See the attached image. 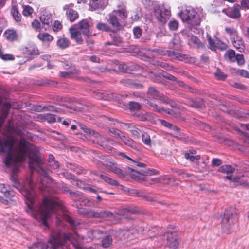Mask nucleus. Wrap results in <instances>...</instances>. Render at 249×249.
Wrapping results in <instances>:
<instances>
[{"label":"nucleus","mask_w":249,"mask_h":249,"mask_svg":"<svg viewBox=\"0 0 249 249\" xmlns=\"http://www.w3.org/2000/svg\"><path fill=\"white\" fill-rule=\"evenodd\" d=\"M12 185L17 188L25 198L26 212L37 220L42 225L48 227L47 222L51 213L61 206L60 200L56 197L45 198L39 206L35 205L36 195L34 188L32 179H18L12 177L10 178Z\"/></svg>","instance_id":"nucleus-1"},{"label":"nucleus","mask_w":249,"mask_h":249,"mask_svg":"<svg viewBox=\"0 0 249 249\" xmlns=\"http://www.w3.org/2000/svg\"><path fill=\"white\" fill-rule=\"evenodd\" d=\"M15 141L13 138H9L4 141L0 140V152H6V158L4 163L7 167L12 164H17L24 161L28 156L29 158V167L33 172L36 170L40 174L45 177L47 173L42 167L43 160L40 156V153L37 148L30 144L24 139L19 141L18 146L13 149Z\"/></svg>","instance_id":"nucleus-2"},{"label":"nucleus","mask_w":249,"mask_h":249,"mask_svg":"<svg viewBox=\"0 0 249 249\" xmlns=\"http://www.w3.org/2000/svg\"><path fill=\"white\" fill-rule=\"evenodd\" d=\"M67 241H70L75 249H82L75 235L71 232H62L59 230L51 231L48 243L52 249H61Z\"/></svg>","instance_id":"nucleus-3"},{"label":"nucleus","mask_w":249,"mask_h":249,"mask_svg":"<svg viewBox=\"0 0 249 249\" xmlns=\"http://www.w3.org/2000/svg\"><path fill=\"white\" fill-rule=\"evenodd\" d=\"M238 215L232 209L226 210L221 221V229L226 234L232 232L238 226Z\"/></svg>","instance_id":"nucleus-4"},{"label":"nucleus","mask_w":249,"mask_h":249,"mask_svg":"<svg viewBox=\"0 0 249 249\" xmlns=\"http://www.w3.org/2000/svg\"><path fill=\"white\" fill-rule=\"evenodd\" d=\"M183 22H185L191 27L199 25L200 19L197 13L192 8L182 10L179 13Z\"/></svg>","instance_id":"nucleus-5"},{"label":"nucleus","mask_w":249,"mask_h":249,"mask_svg":"<svg viewBox=\"0 0 249 249\" xmlns=\"http://www.w3.org/2000/svg\"><path fill=\"white\" fill-rule=\"evenodd\" d=\"M106 168L109 171L113 172L118 175L120 178H124L126 175L127 173L134 172V170L130 167L126 168L127 173L124 172L120 168H118V165L116 162L107 160L105 164Z\"/></svg>","instance_id":"nucleus-6"},{"label":"nucleus","mask_w":249,"mask_h":249,"mask_svg":"<svg viewBox=\"0 0 249 249\" xmlns=\"http://www.w3.org/2000/svg\"><path fill=\"white\" fill-rule=\"evenodd\" d=\"M17 103H12V104L6 101H4L3 98L0 96V107H2V109H22V108L30 107L33 108V109H37L36 107H35L33 105L27 103H18V106L16 105Z\"/></svg>","instance_id":"nucleus-7"},{"label":"nucleus","mask_w":249,"mask_h":249,"mask_svg":"<svg viewBox=\"0 0 249 249\" xmlns=\"http://www.w3.org/2000/svg\"><path fill=\"white\" fill-rule=\"evenodd\" d=\"M153 12L157 20L161 23H165L166 18H169L170 11L155 4L153 7Z\"/></svg>","instance_id":"nucleus-8"},{"label":"nucleus","mask_w":249,"mask_h":249,"mask_svg":"<svg viewBox=\"0 0 249 249\" xmlns=\"http://www.w3.org/2000/svg\"><path fill=\"white\" fill-rule=\"evenodd\" d=\"M94 137V141L107 150L112 151L114 141L110 139H107L95 131L92 135Z\"/></svg>","instance_id":"nucleus-9"},{"label":"nucleus","mask_w":249,"mask_h":249,"mask_svg":"<svg viewBox=\"0 0 249 249\" xmlns=\"http://www.w3.org/2000/svg\"><path fill=\"white\" fill-rule=\"evenodd\" d=\"M64 102L66 103H60L61 106L63 107L69 108L70 109H84L85 108L93 107L94 106L91 103H88L81 104L82 106H77L76 104H80L78 101H75L73 99L64 98Z\"/></svg>","instance_id":"nucleus-10"},{"label":"nucleus","mask_w":249,"mask_h":249,"mask_svg":"<svg viewBox=\"0 0 249 249\" xmlns=\"http://www.w3.org/2000/svg\"><path fill=\"white\" fill-rule=\"evenodd\" d=\"M74 4L71 3L65 5L63 9L66 11L65 14L67 19L71 22H74L79 18V14L73 9Z\"/></svg>","instance_id":"nucleus-11"},{"label":"nucleus","mask_w":249,"mask_h":249,"mask_svg":"<svg viewBox=\"0 0 249 249\" xmlns=\"http://www.w3.org/2000/svg\"><path fill=\"white\" fill-rule=\"evenodd\" d=\"M84 215L89 217L104 218L111 217L113 215L112 213L108 211H102L100 212L95 210L84 211Z\"/></svg>","instance_id":"nucleus-12"},{"label":"nucleus","mask_w":249,"mask_h":249,"mask_svg":"<svg viewBox=\"0 0 249 249\" xmlns=\"http://www.w3.org/2000/svg\"><path fill=\"white\" fill-rule=\"evenodd\" d=\"M225 178L231 181V187H235L241 185L249 188V182L242 179L241 177L236 176L232 178V176H226Z\"/></svg>","instance_id":"nucleus-13"},{"label":"nucleus","mask_w":249,"mask_h":249,"mask_svg":"<svg viewBox=\"0 0 249 249\" xmlns=\"http://www.w3.org/2000/svg\"><path fill=\"white\" fill-rule=\"evenodd\" d=\"M186 37L188 44L190 46H193L197 48H203L204 44L196 36L188 33L186 34Z\"/></svg>","instance_id":"nucleus-14"},{"label":"nucleus","mask_w":249,"mask_h":249,"mask_svg":"<svg viewBox=\"0 0 249 249\" xmlns=\"http://www.w3.org/2000/svg\"><path fill=\"white\" fill-rule=\"evenodd\" d=\"M78 29L83 35L86 36L88 38L91 36V34L90 32V26L89 21L87 19H84L78 23Z\"/></svg>","instance_id":"nucleus-15"},{"label":"nucleus","mask_w":249,"mask_h":249,"mask_svg":"<svg viewBox=\"0 0 249 249\" xmlns=\"http://www.w3.org/2000/svg\"><path fill=\"white\" fill-rule=\"evenodd\" d=\"M158 112H160L163 111L166 114L169 115V116L172 119H176L178 120L184 121L185 117L183 114L181 110H157Z\"/></svg>","instance_id":"nucleus-16"},{"label":"nucleus","mask_w":249,"mask_h":249,"mask_svg":"<svg viewBox=\"0 0 249 249\" xmlns=\"http://www.w3.org/2000/svg\"><path fill=\"white\" fill-rule=\"evenodd\" d=\"M138 212V211L135 208L126 207L119 209L116 213L119 215L125 216L126 218H130L128 215L137 213Z\"/></svg>","instance_id":"nucleus-17"},{"label":"nucleus","mask_w":249,"mask_h":249,"mask_svg":"<svg viewBox=\"0 0 249 249\" xmlns=\"http://www.w3.org/2000/svg\"><path fill=\"white\" fill-rule=\"evenodd\" d=\"M40 21L45 30H49L52 25L53 19L51 14L43 13L40 17Z\"/></svg>","instance_id":"nucleus-18"},{"label":"nucleus","mask_w":249,"mask_h":249,"mask_svg":"<svg viewBox=\"0 0 249 249\" xmlns=\"http://www.w3.org/2000/svg\"><path fill=\"white\" fill-rule=\"evenodd\" d=\"M5 198L0 196V202L2 203L7 205L10 202L14 201V199L15 196V192L12 190H7V191L3 194Z\"/></svg>","instance_id":"nucleus-19"},{"label":"nucleus","mask_w":249,"mask_h":249,"mask_svg":"<svg viewBox=\"0 0 249 249\" xmlns=\"http://www.w3.org/2000/svg\"><path fill=\"white\" fill-rule=\"evenodd\" d=\"M132 115L142 121L147 120L150 118V115L144 110H130Z\"/></svg>","instance_id":"nucleus-20"},{"label":"nucleus","mask_w":249,"mask_h":249,"mask_svg":"<svg viewBox=\"0 0 249 249\" xmlns=\"http://www.w3.org/2000/svg\"><path fill=\"white\" fill-rule=\"evenodd\" d=\"M168 245L170 249H177L179 242L177 235L173 233H168L167 235Z\"/></svg>","instance_id":"nucleus-21"},{"label":"nucleus","mask_w":249,"mask_h":249,"mask_svg":"<svg viewBox=\"0 0 249 249\" xmlns=\"http://www.w3.org/2000/svg\"><path fill=\"white\" fill-rule=\"evenodd\" d=\"M71 38L74 40L78 44H81L83 42V39L82 37V33L73 28L69 29Z\"/></svg>","instance_id":"nucleus-22"},{"label":"nucleus","mask_w":249,"mask_h":249,"mask_svg":"<svg viewBox=\"0 0 249 249\" xmlns=\"http://www.w3.org/2000/svg\"><path fill=\"white\" fill-rule=\"evenodd\" d=\"M226 14L230 18H237L241 16L239 5L228 8L225 10Z\"/></svg>","instance_id":"nucleus-23"},{"label":"nucleus","mask_w":249,"mask_h":249,"mask_svg":"<svg viewBox=\"0 0 249 249\" xmlns=\"http://www.w3.org/2000/svg\"><path fill=\"white\" fill-rule=\"evenodd\" d=\"M232 44L234 47L239 52H243L245 49L244 41L239 36L232 37Z\"/></svg>","instance_id":"nucleus-24"},{"label":"nucleus","mask_w":249,"mask_h":249,"mask_svg":"<svg viewBox=\"0 0 249 249\" xmlns=\"http://www.w3.org/2000/svg\"><path fill=\"white\" fill-rule=\"evenodd\" d=\"M176 58L180 61H184L186 63L194 64L196 62V59L194 57H191L188 55L176 53L175 54Z\"/></svg>","instance_id":"nucleus-25"},{"label":"nucleus","mask_w":249,"mask_h":249,"mask_svg":"<svg viewBox=\"0 0 249 249\" xmlns=\"http://www.w3.org/2000/svg\"><path fill=\"white\" fill-rule=\"evenodd\" d=\"M170 178L167 175L163 176L159 178H151L150 179L148 180L147 183L149 185H152L155 184L168 183Z\"/></svg>","instance_id":"nucleus-26"},{"label":"nucleus","mask_w":249,"mask_h":249,"mask_svg":"<svg viewBox=\"0 0 249 249\" xmlns=\"http://www.w3.org/2000/svg\"><path fill=\"white\" fill-rule=\"evenodd\" d=\"M4 35L5 38L9 41L14 42L17 41L18 39V35L17 32L14 29L6 30Z\"/></svg>","instance_id":"nucleus-27"},{"label":"nucleus","mask_w":249,"mask_h":249,"mask_svg":"<svg viewBox=\"0 0 249 249\" xmlns=\"http://www.w3.org/2000/svg\"><path fill=\"white\" fill-rule=\"evenodd\" d=\"M148 97L154 99H160L162 98V95L159 91L154 87H150L147 91Z\"/></svg>","instance_id":"nucleus-28"},{"label":"nucleus","mask_w":249,"mask_h":249,"mask_svg":"<svg viewBox=\"0 0 249 249\" xmlns=\"http://www.w3.org/2000/svg\"><path fill=\"white\" fill-rule=\"evenodd\" d=\"M56 45L59 48L64 50L70 46V41L67 38L59 37L57 40Z\"/></svg>","instance_id":"nucleus-29"},{"label":"nucleus","mask_w":249,"mask_h":249,"mask_svg":"<svg viewBox=\"0 0 249 249\" xmlns=\"http://www.w3.org/2000/svg\"><path fill=\"white\" fill-rule=\"evenodd\" d=\"M188 106L194 108H203L206 107L204 106V100L202 99L197 98L194 100H191L189 101Z\"/></svg>","instance_id":"nucleus-30"},{"label":"nucleus","mask_w":249,"mask_h":249,"mask_svg":"<svg viewBox=\"0 0 249 249\" xmlns=\"http://www.w3.org/2000/svg\"><path fill=\"white\" fill-rule=\"evenodd\" d=\"M114 12L123 19H126L127 17L128 14L126 12V7L123 4L119 5L118 6V9L114 10Z\"/></svg>","instance_id":"nucleus-31"},{"label":"nucleus","mask_w":249,"mask_h":249,"mask_svg":"<svg viewBox=\"0 0 249 249\" xmlns=\"http://www.w3.org/2000/svg\"><path fill=\"white\" fill-rule=\"evenodd\" d=\"M122 142L127 146L130 147L131 148L136 149L137 148V143L132 139L126 137L124 135H123L122 136H120Z\"/></svg>","instance_id":"nucleus-32"},{"label":"nucleus","mask_w":249,"mask_h":249,"mask_svg":"<svg viewBox=\"0 0 249 249\" xmlns=\"http://www.w3.org/2000/svg\"><path fill=\"white\" fill-rule=\"evenodd\" d=\"M11 14L16 22L18 23L21 21L22 16L18 10L17 6H13L12 7Z\"/></svg>","instance_id":"nucleus-33"},{"label":"nucleus","mask_w":249,"mask_h":249,"mask_svg":"<svg viewBox=\"0 0 249 249\" xmlns=\"http://www.w3.org/2000/svg\"><path fill=\"white\" fill-rule=\"evenodd\" d=\"M104 233L103 231L100 230H92L88 232V235L92 240H98L101 238V235Z\"/></svg>","instance_id":"nucleus-34"},{"label":"nucleus","mask_w":249,"mask_h":249,"mask_svg":"<svg viewBox=\"0 0 249 249\" xmlns=\"http://www.w3.org/2000/svg\"><path fill=\"white\" fill-rule=\"evenodd\" d=\"M108 22L116 29H119L121 26L117 17L111 14L108 15Z\"/></svg>","instance_id":"nucleus-35"},{"label":"nucleus","mask_w":249,"mask_h":249,"mask_svg":"<svg viewBox=\"0 0 249 249\" xmlns=\"http://www.w3.org/2000/svg\"><path fill=\"white\" fill-rule=\"evenodd\" d=\"M218 171L227 174V176H232V173L235 171V168L229 165H223L219 168Z\"/></svg>","instance_id":"nucleus-36"},{"label":"nucleus","mask_w":249,"mask_h":249,"mask_svg":"<svg viewBox=\"0 0 249 249\" xmlns=\"http://www.w3.org/2000/svg\"><path fill=\"white\" fill-rule=\"evenodd\" d=\"M99 177L101 179H103L105 182L108 183V184L114 186H119L120 184L118 181L115 179H114L107 176L104 175L103 174L99 175Z\"/></svg>","instance_id":"nucleus-37"},{"label":"nucleus","mask_w":249,"mask_h":249,"mask_svg":"<svg viewBox=\"0 0 249 249\" xmlns=\"http://www.w3.org/2000/svg\"><path fill=\"white\" fill-rule=\"evenodd\" d=\"M37 38L40 41L44 42H51L54 39L53 37L47 33L38 34Z\"/></svg>","instance_id":"nucleus-38"},{"label":"nucleus","mask_w":249,"mask_h":249,"mask_svg":"<svg viewBox=\"0 0 249 249\" xmlns=\"http://www.w3.org/2000/svg\"><path fill=\"white\" fill-rule=\"evenodd\" d=\"M64 219L67 222H68L71 226L72 227H76L80 224L79 221L77 219H75L72 217H71L68 215H64Z\"/></svg>","instance_id":"nucleus-39"},{"label":"nucleus","mask_w":249,"mask_h":249,"mask_svg":"<svg viewBox=\"0 0 249 249\" xmlns=\"http://www.w3.org/2000/svg\"><path fill=\"white\" fill-rule=\"evenodd\" d=\"M102 246L104 248L109 247L112 243V238L110 235H107L101 241Z\"/></svg>","instance_id":"nucleus-40"},{"label":"nucleus","mask_w":249,"mask_h":249,"mask_svg":"<svg viewBox=\"0 0 249 249\" xmlns=\"http://www.w3.org/2000/svg\"><path fill=\"white\" fill-rule=\"evenodd\" d=\"M214 76L218 80L224 81L227 77V75L221 71L219 68L216 69Z\"/></svg>","instance_id":"nucleus-41"},{"label":"nucleus","mask_w":249,"mask_h":249,"mask_svg":"<svg viewBox=\"0 0 249 249\" xmlns=\"http://www.w3.org/2000/svg\"><path fill=\"white\" fill-rule=\"evenodd\" d=\"M96 28L103 32H110L111 29L107 24L102 22L97 23Z\"/></svg>","instance_id":"nucleus-42"},{"label":"nucleus","mask_w":249,"mask_h":249,"mask_svg":"<svg viewBox=\"0 0 249 249\" xmlns=\"http://www.w3.org/2000/svg\"><path fill=\"white\" fill-rule=\"evenodd\" d=\"M23 9L22 11V14L23 15V16H24L25 17L32 16V14L34 12V9L31 6L28 5H24L23 6Z\"/></svg>","instance_id":"nucleus-43"},{"label":"nucleus","mask_w":249,"mask_h":249,"mask_svg":"<svg viewBox=\"0 0 249 249\" xmlns=\"http://www.w3.org/2000/svg\"><path fill=\"white\" fill-rule=\"evenodd\" d=\"M207 38L208 41V44L209 45V48L212 51H215L216 50V40L214 41L213 39L210 35H207Z\"/></svg>","instance_id":"nucleus-44"},{"label":"nucleus","mask_w":249,"mask_h":249,"mask_svg":"<svg viewBox=\"0 0 249 249\" xmlns=\"http://www.w3.org/2000/svg\"><path fill=\"white\" fill-rule=\"evenodd\" d=\"M143 142L146 145L151 146V140L150 135L147 133H144L142 136Z\"/></svg>","instance_id":"nucleus-45"},{"label":"nucleus","mask_w":249,"mask_h":249,"mask_svg":"<svg viewBox=\"0 0 249 249\" xmlns=\"http://www.w3.org/2000/svg\"><path fill=\"white\" fill-rule=\"evenodd\" d=\"M225 30L226 33L232 37V38L233 37H236V36H238L237 30L233 28L226 27Z\"/></svg>","instance_id":"nucleus-46"},{"label":"nucleus","mask_w":249,"mask_h":249,"mask_svg":"<svg viewBox=\"0 0 249 249\" xmlns=\"http://www.w3.org/2000/svg\"><path fill=\"white\" fill-rule=\"evenodd\" d=\"M63 28V25L59 20H55L52 25V29L54 32L60 31Z\"/></svg>","instance_id":"nucleus-47"},{"label":"nucleus","mask_w":249,"mask_h":249,"mask_svg":"<svg viewBox=\"0 0 249 249\" xmlns=\"http://www.w3.org/2000/svg\"><path fill=\"white\" fill-rule=\"evenodd\" d=\"M184 157L185 159L190 160L191 161H194L195 160H199L200 159V155H196L194 156L193 155L190 154V153H185L184 154Z\"/></svg>","instance_id":"nucleus-48"},{"label":"nucleus","mask_w":249,"mask_h":249,"mask_svg":"<svg viewBox=\"0 0 249 249\" xmlns=\"http://www.w3.org/2000/svg\"><path fill=\"white\" fill-rule=\"evenodd\" d=\"M32 28L36 31V32H40L41 31L42 28L41 27L40 22L37 19H34L32 23Z\"/></svg>","instance_id":"nucleus-49"},{"label":"nucleus","mask_w":249,"mask_h":249,"mask_svg":"<svg viewBox=\"0 0 249 249\" xmlns=\"http://www.w3.org/2000/svg\"><path fill=\"white\" fill-rule=\"evenodd\" d=\"M226 55H227L229 60L231 62H234L235 61V58L236 57L235 52L233 50H230L228 51L226 53Z\"/></svg>","instance_id":"nucleus-50"},{"label":"nucleus","mask_w":249,"mask_h":249,"mask_svg":"<svg viewBox=\"0 0 249 249\" xmlns=\"http://www.w3.org/2000/svg\"><path fill=\"white\" fill-rule=\"evenodd\" d=\"M168 27L170 30L176 31L178 29V22L176 20H171L168 23Z\"/></svg>","instance_id":"nucleus-51"},{"label":"nucleus","mask_w":249,"mask_h":249,"mask_svg":"<svg viewBox=\"0 0 249 249\" xmlns=\"http://www.w3.org/2000/svg\"><path fill=\"white\" fill-rule=\"evenodd\" d=\"M216 50L219 49L221 51L225 50L227 48V45L226 43L222 42L219 39H216Z\"/></svg>","instance_id":"nucleus-52"},{"label":"nucleus","mask_w":249,"mask_h":249,"mask_svg":"<svg viewBox=\"0 0 249 249\" xmlns=\"http://www.w3.org/2000/svg\"><path fill=\"white\" fill-rule=\"evenodd\" d=\"M134 36L135 38H139L142 35V30L138 26L134 27L133 29Z\"/></svg>","instance_id":"nucleus-53"},{"label":"nucleus","mask_w":249,"mask_h":249,"mask_svg":"<svg viewBox=\"0 0 249 249\" xmlns=\"http://www.w3.org/2000/svg\"><path fill=\"white\" fill-rule=\"evenodd\" d=\"M78 125L80 127V128L86 133H88L92 135L95 132L94 130L89 128H88L87 126L82 124L79 123Z\"/></svg>","instance_id":"nucleus-54"},{"label":"nucleus","mask_w":249,"mask_h":249,"mask_svg":"<svg viewBox=\"0 0 249 249\" xmlns=\"http://www.w3.org/2000/svg\"><path fill=\"white\" fill-rule=\"evenodd\" d=\"M235 61H236L237 64L240 66L243 65L245 63L244 58L242 54H237L235 58Z\"/></svg>","instance_id":"nucleus-55"},{"label":"nucleus","mask_w":249,"mask_h":249,"mask_svg":"<svg viewBox=\"0 0 249 249\" xmlns=\"http://www.w3.org/2000/svg\"><path fill=\"white\" fill-rule=\"evenodd\" d=\"M44 118L50 123H54L56 121L55 116L51 114H47L44 116Z\"/></svg>","instance_id":"nucleus-56"},{"label":"nucleus","mask_w":249,"mask_h":249,"mask_svg":"<svg viewBox=\"0 0 249 249\" xmlns=\"http://www.w3.org/2000/svg\"><path fill=\"white\" fill-rule=\"evenodd\" d=\"M107 129H108V131L109 133L114 134L115 135L119 136L120 137V136H122V134H124L123 132H122L121 131H120L118 129H114V128L110 129L109 128H107Z\"/></svg>","instance_id":"nucleus-57"},{"label":"nucleus","mask_w":249,"mask_h":249,"mask_svg":"<svg viewBox=\"0 0 249 249\" xmlns=\"http://www.w3.org/2000/svg\"><path fill=\"white\" fill-rule=\"evenodd\" d=\"M129 109H141V105L136 102L131 101L129 103Z\"/></svg>","instance_id":"nucleus-58"},{"label":"nucleus","mask_w":249,"mask_h":249,"mask_svg":"<svg viewBox=\"0 0 249 249\" xmlns=\"http://www.w3.org/2000/svg\"><path fill=\"white\" fill-rule=\"evenodd\" d=\"M113 44L115 46H119L122 43V38L118 36H114L113 38Z\"/></svg>","instance_id":"nucleus-59"},{"label":"nucleus","mask_w":249,"mask_h":249,"mask_svg":"<svg viewBox=\"0 0 249 249\" xmlns=\"http://www.w3.org/2000/svg\"><path fill=\"white\" fill-rule=\"evenodd\" d=\"M144 105L146 107H148V108L152 107L154 108H156L157 107V105L156 104L153 103L151 101H149L148 100H146V99L144 100Z\"/></svg>","instance_id":"nucleus-60"},{"label":"nucleus","mask_w":249,"mask_h":249,"mask_svg":"<svg viewBox=\"0 0 249 249\" xmlns=\"http://www.w3.org/2000/svg\"><path fill=\"white\" fill-rule=\"evenodd\" d=\"M166 102L169 104L170 107L172 108H174L175 109L179 108L178 104L176 103L174 101H172L168 98H167L166 100Z\"/></svg>","instance_id":"nucleus-61"},{"label":"nucleus","mask_w":249,"mask_h":249,"mask_svg":"<svg viewBox=\"0 0 249 249\" xmlns=\"http://www.w3.org/2000/svg\"><path fill=\"white\" fill-rule=\"evenodd\" d=\"M100 0H90V4L92 8L96 9L99 7Z\"/></svg>","instance_id":"nucleus-62"},{"label":"nucleus","mask_w":249,"mask_h":249,"mask_svg":"<svg viewBox=\"0 0 249 249\" xmlns=\"http://www.w3.org/2000/svg\"><path fill=\"white\" fill-rule=\"evenodd\" d=\"M237 73L245 78H249V72L245 70H239L237 71Z\"/></svg>","instance_id":"nucleus-63"},{"label":"nucleus","mask_w":249,"mask_h":249,"mask_svg":"<svg viewBox=\"0 0 249 249\" xmlns=\"http://www.w3.org/2000/svg\"><path fill=\"white\" fill-rule=\"evenodd\" d=\"M125 230H126L128 232H130L132 234H137L140 231L139 229H137L136 227H134L133 226L130 227L129 228L127 227L125 229Z\"/></svg>","instance_id":"nucleus-64"}]
</instances>
